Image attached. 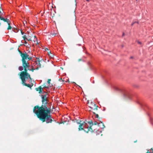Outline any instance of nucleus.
<instances>
[{
  "mask_svg": "<svg viewBox=\"0 0 153 153\" xmlns=\"http://www.w3.org/2000/svg\"><path fill=\"white\" fill-rule=\"evenodd\" d=\"M33 112L42 122L51 123L53 121L52 119L53 118L50 114L51 111L45 105L35 106L34 107Z\"/></svg>",
  "mask_w": 153,
  "mask_h": 153,
  "instance_id": "1",
  "label": "nucleus"
},
{
  "mask_svg": "<svg viewBox=\"0 0 153 153\" xmlns=\"http://www.w3.org/2000/svg\"><path fill=\"white\" fill-rule=\"evenodd\" d=\"M88 123L84 122V123H82L79 126V130L83 129L84 131L87 133L89 131H93L91 127L93 125V123L92 121H88Z\"/></svg>",
  "mask_w": 153,
  "mask_h": 153,
  "instance_id": "2",
  "label": "nucleus"
},
{
  "mask_svg": "<svg viewBox=\"0 0 153 153\" xmlns=\"http://www.w3.org/2000/svg\"><path fill=\"white\" fill-rule=\"evenodd\" d=\"M22 65L24 68L25 72H22L21 73L20 75V78H26V80L29 78L31 79L30 75L27 72V70H29V68L30 66V64L29 63H25V64H22Z\"/></svg>",
  "mask_w": 153,
  "mask_h": 153,
  "instance_id": "3",
  "label": "nucleus"
},
{
  "mask_svg": "<svg viewBox=\"0 0 153 153\" xmlns=\"http://www.w3.org/2000/svg\"><path fill=\"white\" fill-rule=\"evenodd\" d=\"M19 51L22 58V64L29 63L27 60V59L29 60H31L32 59V57L29 56V55L25 52V53H22L20 51Z\"/></svg>",
  "mask_w": 153,
  "mask_h": 153,
  "instance_id": "4",
  "label": "nucleus"
},
{
  "mask_svg": "<svg viewBox=\"0 0 153 153\" xmlns=\"http://www.w3.org/2000/svg\"><path fill=\"white\" fill-rule=\"evenodd\" d=\"M114 89L116 90L122 92L123 94L124 97H125L129 99H131V94L126 89L121 90L118 88L116 87H115Z\"/></svg>",
  "mask_w": 153,
  "mask_h": 153,
  "instance_id": "5",
  "label": "nucleus"
},
{
  "mask_svg": "<svg viewBox=\"0 0 153 153\" xmlns=\"http://www.w3.org/2000/svg\"><path fill=\"white\" fill-rule=\"evenodd\" d=\"M22 81V84L23 85H25L26 86H27L28 87H29L30 88H31L33 86V85H31L30 84H27L26 83H25V82H26V80L25 79L26 78H23L22 79H21Z\"/></svg>",
  "mask_w": 153,
  "mask_h": 153,
  "instance_id": "6",
  "label": "nucleus"
},
{
  "mask_svg": "<svg viewBox=\"0 0 153 153\" xmlns=\"http://www.w3.org/2000/svg\"><path fill=\"white\" fill-rule=\"evenodd\" d=\"M39 60V58H38ZM35 65H37V67L35 68L36 70H38L39 68H41V64L40 63V61L39 60H38L35 62Z\"/></svg>",
  "mask_w": 153,
  "mask_h": 153,
  "instance_id": "7",
  "label": "nucleus"
},
{
  "mask_svg": "<svg viewBox=\"0 0 153 153\" xmlns=\"http://www.w3.org/2000/svg\"><path fill=\"white\" fill-rule=\"evenodd\" d=\"M36 90L37 91H39V93L40 94H42L45 93V91H43V88L41 86H40L38 88H36Z\"/></svg>",
  "mask_w": 153,
  "mask_h": 153,
  "instance_id": "8",
  "label": "nucleus"
},
{
  "mask_svg": "<svg viewBox=\"0 0 153 153\" xmlns=\"http://www.w3.org/2000/svg\"><path fill=\"white\" fill-rule=\"evenodd\" d=\"M5 20H6V21H4V22H6L8 24V28H7V30H10L12 28V27L10 25V20L9 19H8L7 18H6Z\"/></svg>",
  "mask_w": 153,
  "mask_h": 153,
  "instance_id": "9",
  "label": "nucleus"
},
{
  "mask_svg": "<svg viewBox=\"0 0 153 153\" xmlns=\"http://www.w3.org/2000/svg\"><path fill=\"white\" fill-rule=\"evenodd\" d=\"M91 103L93 105H94V108H93L91 106H89V107L91 108L93 110H97L98 106H97L96 105L95 103H94L93 102H91Z\"/></svg>",
  "mask_w": 153,
  "mask_h": 153,
  "instance_id": "10",
  "label": "nucleus"
},
{
  "mask_svg": "<svg viewBox=\"0 0 153 153\" xmlns=\"http://www.w3.org/2000/svg\"><path fill=\"white\" fill-rule=\"evenodd\" d=\"M98 125L99 127H100V128H104L105 127V126L103 123H102V122L99 123L98 124Z\"/></svg>",
  "mask_w": 153,
  "mask_h": 153,
  "instance_id": "11",
  "label": "nucleus"
},
{
  "mask_svg": "<svg viewBox=\"0 0 153 153\" xmlns=\"http://www.w3.org/2000/svg\"><path fill=\"white\" fill-rule=\"evenodd\" d=\"M41 96L42 99V101H43L44 100L45 101L47 100V97L46 95H42Z\"/></svg>",
  "mask_w": 153,
  "mask_h": 153,
  "instance_id": "12",
  "label": "nucleus"
},
{
  "mask_svg": "<svg viewBox=\"0 0 153 153\" xmlns=\"http://www.w3.org/2000/svg\"><path fill=\"white\" fill-rule=\"evenodd\" d=\"M42 105H42H45L47 107V105H46L48 104V102H47V100H46L45 101H42Z\"/></svg>",
  "mask_w": 153,
  "mask_h": 153,
  "instance_id": "13",
  "label": "nucleus"
},
{
  "mask_svg": "<svg viewBox=\"0 0 153 153\" xmlns=\"http://www.w3.org/2000/svg\"><path fill=\"white\" fill-rule=\"evenodd\" d=\"M84 122H82V121H81L80 120H76V122L78 124H79L80 125L79 126L82 124V123H84Z\"/></svg>",
  "mask_w": 153,
  "mask_h": 153,
  "instance_id": "14",
  "label": "nucleus"
},
{
  "mask_svg": "<svg viewBox=\"0 0 153 153\" xmlns=\"http://www.w3.org/2000/svg\"><path fill=\"white\" fill-rule=\"evenodd\" d=\"M1 11H0V19L1 20H3V21H6V20H5V18L1 16Z\"/></svg>",
  "mask_w": 153,
  "mask_h": 153,
  "instance_id": "15",
  "label": "nucleus"
},
{
  "mask_svg": "<svg viewBox=\"0 0 153 153\" xmlns=\"http://www.w3.org/2000/svg\"><path fill=\"white\" fill-rule=\"evenodd\" d=\"M27 41H31V37L30 36H27L26 38V40Z\"/></svg>",
  "mask_w": 153,
  "mask_h": 153,
  "instance_id": "16",
  "label": "nucleus"
},
{
  "mask_svg": "<svg viewBox=\"0 0 153 153\" xmlns=\"http://www.w3.org/2000/svg\"><path fill=\"white\" fill-rule=\"evenodd\" d=\"M24 43L25 44V45L27 47H29V46H30V45L29 44H27V41H26V40H25V42H24Z\"/></svg>",
  "mask_w": 153,
  "mask_h": 153,
  "instance_id": "17",
  "label": "nucleus"
},
{
  "mask_svg": "<svg viewBox=\"0 0 153 153\" xmlns=\"http://www.w3.org/2000/svg\"><path fill=\"white\" fill-rule=\"evenodd\" d=\"M150 150L152 151V152L150 151L149 150H147V152L146 153H152L153 152V149H151Z\"/></svg>",
  "mask_w": 153,
  "mask_h": 153,
  "instance_id": "18",
  "label": "nucleus"
},
{
  "mask_svg": "<svg viewBox=\"0 0 153 153\" xmlns=\"http://www.w3.org/2000/svg\"><path fill=\"white\" fill-rule=\"evenodd\" d=\"M18 69L20 71H22L23 70V68L22 66H20L19 67Z\"/></svg>",
  "mask_w": 153,
  "mask_h": 153,
  "instance_id": "19",
  "label": "nucleus"
},
{
  "mask_svg": "<svg viewBox=\"0 0 153 153\" xmlns=\"http://www.w3.org/2000/svg\"><path fill=\"white\" fill-rule=\"evenodd\" d=\"M94 114L95 115V118H99V115L98 114H96L95 113L93 112Z\"/></svg>",
  "mask_w": 153,
  "mask_h": 153,
  "instance_id": "20",
  "label": "nucleus"
},
{
  "mask_svg": "<svg viewBox=\"0 0 153 153\" xmlns=\"http://www.w3.org/2000/svg\"><path fill=\"white\" fill-rule=\"evenodd\" d=\"M14 30H13V31L15 33H17L18 31V30L17 29H15L14 28H13Z\"/></svg>",
  "mask_w": 153,
  "mask_h": 153,
  "instance_id": "21",
  "label": "nucleus"
},
{
  "mask_svg": "<svg viewBox=\"0 0 153 153\" xmlns=\"http://www.w3.org/2000/svg\"><path fill=\"white\" fill-rule=\"evenodd\" d=\"M27 36H26L25 35H24L23 36H22V37L23 38V39H24V40H26V38H27Z\"/></svg>",
  "mask_w": 153,
  "mask_h": 153,
  "instance_id": "22",
  "label": "nucleus"
},
{
  "mask_svg": "<svg viewBox=\"0 0 153 153\" xmlns=\"http://www.w3.org/2000/svg\"><path fill=\"white\" fill-rule=\"evenodd\" d=\"M98 123H98L97 121H95L94 123V125H96L97 124L98 125Z\"/></svg>",
  "mask_w": 153,
  "mask_h": 153,
  "instance_id": "23",
  "label": "nucleus"
},
{
  "mask_svg": "<svg viewBox=\"0 0 153 153\" xmlns=\"http://www.w3.org/2000/svg\"><path fill=\"white\" fill-rule=\"evenodd\" d=\"M137 42L138 43V44H140V45H142V43L140 42L139 41H137Z\"/></svg>",
  "mask_w": 153,
  "mask_h": 153,
  "instance_id": "24",
  "label": "nucleus"
},
{
  "mask_svg": "<svg viewBox=\"0 0 153 153\" xmlns=\"http://www.w3.org/2000/svg\"><path fill=\"white\" fill-rule=\"evenodd\" d=\"M136 22H133L131 24V26H133L134 24H135V23H136Z\"/></svg>",
  "mask_w": 153,
  "mask_h": 153,
  "instance_id": "25",
  "label": "nucleus"
},
{
  "mask_svg": "<svg viewBox=\"0 0 153 153\" xmlns=\"http://www.w3.org/2000/svg\"><path fill=\"white\" fill-rule=\"evenodd\" d=\"M50 81H51L50 79V80L48 79V83H50Z\"/></svg>",
  "mask_w": 153,
  "mask_h": 153,
  "instance_id": "26",
  "label": "nucleus"
},
{
  "mask_svg": "<svg viewBox=\"0 0 153 153\" xmlns=\"http://www.w3.org/2000/svg\"><path fill=\"white\" fill-rule=\"evenodd\" d=\"M21 33L22 35H23L24 34V32H23L22 31H21Z\"/></svg>",
  "mask_w": 153,
  "mask_h": 153,
  "instance_id": "27",
  "label": "nucleus"
},
{
  "mask_svg": "<svg viewBox=\"0 0 153 153\" xmlns=\"http://www.w3.org/2000/svg\"><path fill=\"white\" fill-rule=\"evenodd\" d=\"M88 65H90V64H91V63H90V62H88Z\"/></svg>",
  "mask_w": 153,
  "mask_h": 153,
  "instance_id": "28",
  "label": "nucleus"
},
{
  "mask_svg": "<svg viewBox=\"0 0 153 153\" xmlns=\"http://www.w3.org/2000/svg\"><path fill=\"white\" fill-rule=\"evenodd\" d=\"M125 35V33H123L122 34V36H123Z\"/></svg>",
  "mask_w": 153,
  "mask_h": 153,
  "instance_id": "29",
  "label": "nucleus"
},
{
  "mask_svg": "<svg viewBox=\"0 0 153 153\" xmlns=\"http://www.w3.org/2000/svg\"><path fill=\"white\" fill-rule=\"evenodd\" d=\"M133 57L132 56H131L130 57V59H133Z\"/></svg>",
  "mask_w": 153,
  "mask_h": 153,
  "instance_id": "30",
  "label": "nucleus"
},
{
  "mask_svg": "<svg viewBox=\"0 0 153 153\" xmlns=\"http://www.w3.org/2000/svg\"><path fill=\"white\" fill-rule=\"evenodd\" d=\"M81 60H82L81 59H78V61H81Z\"/></svg>",
  "mask_w": 153,
  "mask_h": 153,
  "instance_id": "31",
  "label": "nucleus"
},
{
  "mask_svg": "<svg viewBox=\"0 0 153 153\" xmlns=\"http://www.w3.org/2000/svg\"><path fill=\"white\" fill-rule=\"evenodd\" d=\"M87 1H88V2H89V0H86Z\"/></svg>",
  "mask_w": 153,
  "mask_h": 153,
  "instance_id": "32",
  "label": "nucleus"
},
{
  "mask_svg": "<svg viewBox=\"0 0 153 153\" xmlns=\"http://www.w3.org/2000/svg\"><path fill=\"white\" fill-rule=\"evenodd\" d=\"M35 70V69H33L32 70V71H33V70Z\"/></svg>",
  "mask_w": 153,
  "mask_h": 153,
  "instance_id": "33",
  "label": "nucleus"
},
{
  "mask_svg": "<svg viewBox=\"0 0 153 153\" xmlns=\"http://www.w3.org/2000/svg\"><path fill=\"white\" fill-rule=\"evenodd\" d=\"M2 15H3V13L1 12V16H2Z\"/></svg>",
  "mask_w": 153,
  "mask_h": 153,
  "instance_id": "34",
  "label": "nucleus"
},
{
  "mask_svg": "<svg viewBox=\"0 0 153 153\" xmlns=\"http://www.w3.org/2000/svg\"><path fill=\"white\" fill-rule=\"evenodd\" d=\"M48 50V49L47 48H46V49H45V50Z\"/></svg>",
  "mask_w": 153,
  "mask_h": 153,
  "instance_id": "35",
  "label": "nucleus"
},
{
  "mask_svg": "<svg viewBox=\"0 0 153 153\" xmlns=\"http://www.w3.org/2000/svg\"><path fill=\"white\" fill-rule=\"evenodd\" d=\"M48 50V49L47 48H46V49H45V50Z\"/></svg>",
  "mask_w": 153,
  "mask_h": 153,
  "instance_id": "36",
  "label": "nucleus"
},
{
  "mask_svg": "<svg viewBox=\"0 0 153 153\" xmlns=\"http://www.w3.org/2000/svg\"><path fill=\"white\" fill-rule=\"evenodd\" d=\"M78 45L79 46H81V44H78Z\"/></svg>",
  "mask_w": 153,
  "mask_h": 153,
  "instance_id": "37",
  "label": "nucleus"
},
{
  "mask_svg": "<svg viewBox=\"0 0 153 153\" xmlns=\"http://www.w3.org/2000/svg\"><path fill=\"white\" fill-rule=\"evenodd\" d=\"M149 150H150V151H151V152H152V151H151L150 149Z\"/></svg>",
  "mask_w": 153,
  "mask_h": 153,
  "instance_id": "38",
  "label": "nucleus"
},
{
  "mask_svg": "<svg viewBox=\"0 0 153 153\" xmlns=\"http://www.w3.org/2000/svg\"><path fill=\"white\" fill-rule=\"evenodd\" d=\"M136 22V23H138V22Z\"/></svg>",
  "mask_w": 153,
  "mask_h": 153,
  "instance_id": "39",
  "label": "nucleus"
},
{
  "mask_svg": "<svg viewBox=\"0 0 153 153\" xmlns=\"http://www.w3.org/2000/svg\"><path fill=\"white\" fill-rule=\"evenodd\" d=\"M136 1H137V0H136Z\"/></svg>",
  "mask_w": 153,
  "mask_h": 153,
  "instance_id": "40",
  "label": "nucleus"
}]
</instances>
